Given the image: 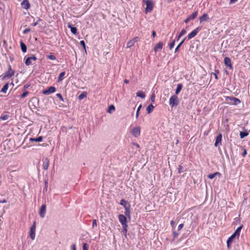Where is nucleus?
Returning a JSON list of instances; mask_svg holds the SVG:
<instances>
[{
    "instance_id": "obj_1",
    "label": "nucleus",
    "mask_w": 250,
    "mask_h": 250,
    "mask_svg": "<svg viewBox=\"0 0 250 250\" xmlns=\"http://www.w3.org/2000/svg\"><path fill=\"white\" fill-rule=\"evenodd\" d=\"M15 71L13 70L10 65L9 66V69L3 76L0 77L2 81L6 79L10 78L14 75Z\"/></svg>"
},
{
    "instance_id": "obj_2",
    "label": "nucleus",
    "mask_w": 250,
    "mask_h": 250,
    "mask_svg": "<svg viewBox=\"0 0 250 250\" xmlns=\"http://www.w3.org/2000/svg\"><path fill=\"white\" fill-rule=\"evenodd\" d=\"M130 133L134 137L138 138L141 134V127L139 126L132 127L130 130Z\"/></svg>"
},
{
    "instance_id": "obj_3",
    "label": "nucleus",
    "mask_w": 250,
    "mask_h": 250,
    "mask_svg": "<svg viewBox=\"0 0 250 250\" xmlns=\"http://www.w3.org/2000/svg\"><path fill=\"white\" fill-rule=\"evenodd\" d=\"M118 219L119 222L122 224L123 228H124L125 229V228H127V217L125 215L119 214L118 216Z\"/></svg>"
},
{
    "instance_id": "obj_4",
    "label": "nucleus",
    "mask_w": 250,
    "mask_h": 250,
    "mask_svg": "<svg viewBox=\"0 0 250 250\" xmlns=\"http://www.w3.org/2000/svg\"><path fill=\"white\" fill-rule=\"evenodd\" d=\"M144 1L145 2L146 6L145 9V12L146 13L150 12L152 10L153 7L152 1L150 0H144Z\"/></svg>"
},
{
    "instance_id": "obj_5",
    "label": "nucleus",
    "mask_w": 250,
    "mask_h": 250,
    "mask_svg": "<svg viewBox=\"0 0 250 250\" xmlns=\"http://www.w3.org/2000/svg\"><path fill=\"white\" fill-rule=\"evenodd\" d=\"M169 105L171 107H173L174 106H177L178 104V99L177 96L173 95L169 99Z\"/></svg>"
},
{
    "instance_id": "obj_6",
    "label": "nucleus",
    "mask_w": 250,
    "mask_h": 250,
    "mask_svg": "<svg viewBox=\"0 0 250 250\" xmlns=\"http://www.w3.org/2000/svg\"><path fill=\"white\" fill-rule=\"evenodd\" d=\"M36 236V223L34 222L30 229V236L32 240H34Z\"/></svg>"
},
{
    "instance_id": "obj_7",
    "label": "nucleus",
    "mask_w": 250,
    "mask_h": 250,
    "mask_svg": "<svg viewBox=\"0 0 250 250\" xmlns=\"http://www.w3.org/2000/svg\"><path fill=\"white\" fill-rule=\"evenodd\" d=\"M37 58L35 56L33 55L31 57H27L25 59V63L26 65H29L32 64L33 62H35L37 60Z\"/></svg>"
},
{
    "instance_id": "obj_8",
    "label": "nucleus",
    "mask_w": 250,
    "mask_h": 250,
    "mask_svg": "<svg viewBox=\"0 0 250 250\" xmlns=\"http://www.w3.org/2000/svg\"><path fill=\"white\" fill-rule=\"evenodd\" d=\"M56 91V88L54 86H50L48 89L44 90L42 91L44 95H49L51 93H54Z\"/></svg>"
},
{
    "instance_id": "obj_9",
    "label": "nucleus",
    "mask_w": 250,
    "mask_h": 250,
    "mask_svg": "<svg viewBox=\"0 0 250 250\" xmlns=\"http://www.w3.org/2000/svg\"><path fill=\"white\" fill-rule=\"evenodd\" d=\"M227 99L230 101V103L232 104L237 105L241 102L239 99L235 97H228Z\"/></svg>"
},
{
    "instance_id": "obj_10",
    "label": "nucleus",
    "mask_w": 250,
    "mask_h": 250,
    "mask_svg": "<svg viewBox=\"0 0 250 250\" xmlns=\"http://www.w3.org/2000/svg\"><path fill=\"white\" fill-rule=\"evenodd\" d=\"M46 205H42L39 211V214L42 218H43L46 214Z\"/></svg>"
},
{
    "instance_id": "obj_11",
    "label": "nucleus",
    "mask_w": 250,
    "mask_h": 250,
    "mask_svg": "<svg viewBox=\"0 0 250 250\" xmlns=\"http://www.w3.org/2000/svg\"><path fill=\"white\" fill-rule=\"evenodd\" d=\"M222 134H219L217 136L215 140V146L216 147L219 146L221 145V141H222Z\"/></svg>"
},
{
    "instance_id": "obj_12",
    "label": "nucleus",
    "mask_w": 250,
    "mask_h": 250,
    "mask_svg": "<svg viewBox=\"0 0 250 250\" xmlns=\"http://www.w3.org/2000/svg\"><path fill=\"white\" fill-rule=\"evenodd\" d=\"M199 31V28H196L188 35V39H191L194 38Z\"/></svg>"
},
{
    "instance_id": "obj_13",
    "label": "nucleus",
    "mask_w": 250,
    "mask_h": 250,
    "mask_svg": "<svg viewBox=\"0 0 250 250\" xmlns=\"http://www.w3.org/2000/svg\"><path fill=\"white\" fill-rule=\"evenodd\" d=\"M197 12L195 11V12L193 13L191 15H190L189 17H188L185 20V22L186 23H188L190 20L194 19L197 17Z\"/></svg>"
},
{
    "instance_id": "obj_14",
    "label": "nucleus",
    "mask_w": 250,
    "mask_h": 250,
    "mask_svg": "<svg viewBox=\"0 0 250 250\" xmlns=\"http://www.w3.org/2000/svg\"><path fill=\"white\" fill-rule=\"evenodd\" d=\"M224 63L225 65L228 66L229 68L231 69L232 68L231 62L230 58L228 57H226L224 59Z\"/></svg>"
},
{
    "instance_id": "obj_15",
    "label": "nucleus",
    "mask_w": 250,
    "mask_h": 250,
    "mask_svg": "<svg viewBox=\"0 0 250 250\" xmlns=\"http://www.w3.org/2000/svg\"><path fill=\"white\" fill-rule=\"evenodd\" d=\"M163 46V43L162 42H159L157 43L154 48V50L155 52H158V51L161 50Z\"/></svg>"
},
{
    "instance_id": "obj_16",
    "label": "nucleus",
    "mask_w": 250,
    "mask_h": 250,
    "mask_svg": "<svg viewBox=\"0 0 250 250\" xmlns=\"http://www.w3.org/2000/svg\"><path fill=\"white\" fill-rule=\"evenodd\" d=\"M209 17L207 14H204L203 15L199 18L200 22L201 23L204 21H207Z\"/></svg>"
},
{
    "instance_id": "obj_17",
    "label": "nucleus",
    "mask_w": 250,
    "mask_h": 250,
    "mask_svg": "<svg viewBox=\"0 0 250 250\" xmlns=\"http://www.w3.org/2000/svg\"><path fill=\"white\" fill-rule=\"evenodd\" d=\"M21 6L23 8L27 9L30 7V4L28 0H25L21 2Z\"/></svg>"
},
{
    "instance_id": "obj_18",
    "label": "nucleus",
    "mask_w": 250,
    "mask_h": 250,
    "mask_svg": "<svg viewBox=\"0 0 250 250\" xmlns=\"http://www.w3.org/2000/svg\"><path fill=\"white\" fill-rule=\"evenodd\" d=\"M136 42V39L134 38L131 40H130L127 43V48H130L132 46L134 45L135 42Z\"/></svg>"
},
{
    "instance_id": "obj_19",
    "label": "nucleus",
    "mask_w": 250,
    "mask_h": 250,
    "mask_svg": "<svg viewBox=\"0 0 250 250\" xmlns=\"http://www.w3.org/2000/svg\"><path fill=\"white\" fill-rule=\"evenodd\" d=\"M243 226H240L239 227H238L236 230L235 231V232L233 233V234L234 235H235V236L236 237H237L238 238L239 235H240V231H241V230Z\"/></svg>"
},
{
    "instance_id": "obj_20",
    "label": "nucleus",
    "mask_w": 250,
    "mask_h": 250,
    "mask_svg": "<svg viewBox=\"0 0 250 250\" xmlns=\"http://www.w3.org/2000/svg\"><path fill=\"white\" fill-rule=\"evenodd\" d=\"M243 226H240L239 227H238L236 230L235 231V232L233 233V234L234 235H235V236L236 237H237L238 238L239 235H240V231H241V230Z\"/></svg>"
},
{
    "instance_id": "obj_21",
    "label": "nucleus",
    "mask_w": 250,
    "mask_h": 250,
    "mask_svg": "<svg viewBox=\"0 0 250 250\" xmlns=\"http://www.w3.org/2000/svg\"><path fill=\"white\" fill-rule=\"evenodd\" d=\"M243 226H240L239 227H238L236 230L235 231V232L233 233V234L234 235H235V236L236 237H237L238 238L239 235H240V231H241V230Z\"/></svg>"
},
{
    "instance_id": "obj_22",
    "label": "nucleus",
    "mask_w": 250,
    "mask_h": 250,
    "mask_svg": "<svg viewBox=\"0 0 250 250\" xmlns=\"http://www.w3.org/2000/svg\"><path fill=\"white\" fill-rule=\"evenodd\" d=\"M49 160L47 159H45L43 163V168L44 169L46 170L48 169L49 167Z\"/></svg>"
},
{
    "instance_id": "obj_23",
    "label": "nucleus",
    "mask_w": 250,
    "mask_h": 250,
    "mask_svg": "<svg viewBox=\"0 0 250 250\" xmlns=\"http://www.w3.org/2000/svg\"><path fill=\"white\" fill-rule=\"evenodd\" d=\"M68 27L70 29L72 34L76 35L77 33V29L76 27H73L71 24H68Z\"/></svg>"
},
{
    "instance_id": "obj_24",
    "label": "nucleus",
    "mask_w": 250,
    "mask_h": 250,
    "mask_svg": "<svg viewBox=\"0 0 250 250\" xmlns=\"http://www.w3.org/2000/svg\"><path fill=\"white\" fill-rule=\"evenodd\" d=\"M136 95L138 97L144 99L146 97L145 93L142 91H139L136 93Z\"/></svg>"
},
{
    "instance_id": "obj_25",
    "label": "nucleus",
    "mask_w": 250,
    "mask_h": 250,
    "mask_svg": "<svg viewBox=\"0 0 250 250\" xmlns=\"http://www.w3.org/2000/svg\"><path fill=\"white\" fill-rule=\"evenodd\" d=\"M20 45L21 47V49L23 52H26L27 50V47L26 45L22 42H20Z\"/></svg>"
},
{
    "instance_id": "obj_26",
    "label": "nucleus",
    "mask_w": 250,
    "mask_h": 250,
    "mask_svg": "<svg viewBox=\"0 0 250 250\" xmlns=\"http://www.w3.org/2000/svg\"><path fill=\"white\" fill-rule=\"evenodd\" d=\"M9 85L8 83H6L1 89V92L3 93H6L8 89Z\"/></svg>"
},
{
    "instance_id": "obj_27",
    "label": "nucleus",
    "mask_w": 250,
    "mask_h": 250,
    "mask_svg": "<svg viewBox=\"0 0 250 250\" xmlns=\"http://www.w3.org/2000/svg\"><path fill=\"white\" fill-rule=\"evenodd\" d=\"M115 110V106L113 105H110L107 110V112L110 114L112 113L113 111H114Z\"/></svg>"
},
{
    "instance_id": "obj_28",
    "label": "nucleus",
    "mask_w": 250,
    "mask_h": 250,
    "mask_svg": "<svg viewBox=\"0 0 250 250\" xmlns=\"http://www.w3.org/2000/svg\"><path fill=\"white\" fill-rule=\"evenodd\" d=\"M182 84L181 83H179L177 85V88H176V91H175V94H178L181 91L182 88Z\"/></svg>"
},
{
    "instance_id": "obj_29",
    "label": "nucleus",
    "mask_w": 250,
    "mask_h": 250,
    "mask_svg": "<svg viewBox=\"0 0 250 250\" xmlns=\"http://www.w3.org/2000/svg\"><path fill=\"white\" fill-rule=\"evenodd\" d=\"M65 74V73L64 71L62 72V73H61L60 74V75H59L58 78V81L59 82H61L63 80V77H64Z\"/></svg>"
},
{
    "instance_id": "obj_30",
    "label": "nucleus",
    "mask_w": 250,
    "mask_h": 250,
    "mask_svg": "<svg viewBox=\"0 0 250 250\" xmlns=\"http://www.w3.org/2000/svg\"><path fill=\"white\" fill-rule=\"evenodd\" d=\"M154 106L152 104L148 105L146 108L148 113H150L154 109Z\"/></svg>"
},
{
    "instance_id": "obj_31",
    "label": "nucleus",
    "mask_w": 250,
    "mask_h": 250,
    "mask_svg": "<svg viewBox=\"0 0 250 250\" xmlns=\"http://www.w3.org/2000/svg\"><path fill=\"white\" fill-rule=\"evenodd\" d=\"M30 140L31 141L40 142L42 141V137L40 136L37 138H30Z\"/></svg>"
},
{
    "instance_id": "obj_32",
    "label": "nucleus",
    "mask_w": 250,
    "mask_h": 250,
    "mask_svg": "<svg viewBox=\"0 0 250 250\" xmlns=\"http://www.w3.org/2000/svg\"><path fill=\"white\" fill-rule=\"evenodd\" d=\"M186 39V37L184 38V39L180 42V43L178 45V46L176 47L175 50V52H177L178 51L179 48L180 46L183 44L184 42H185V40Z\"/></svg>"
},
{
    "instance_id": "obj_33",
    "label": "nucleus",
    "mask_w": 250,
    "mask_h": 250,
    "mask_svg": "<svg viewBox=\"0 0 250 250\" xmlns=\"http://www.w3.org/2000/svg\"><path fill=\"white\" fill-rule=\"evenodd\" d=\"M125 213L126 217H128L130 218V210L128 207H125Z\"/></svg>"
},
{
    "instance_id": "obj_34",
    "label": "nucleus",
    "mask_w": 250,
    "mask_h": 250,
    "mask_svg": "<svg viewBox=\"0 0 250 250\" xmlns=\"http://www.w3.org/2000/svg\"><path fill=\"white\" fill-rule=\"evenodd\" d=\"M220 173L216 172L213 174H211L208 175V177L210 179H212L213 178H214L215 177V176H216L217 175H220Z\"/></svg>"
},
{
    "instance_id": "obj_35",
    "label": "nucleus",
    "mask_w": 250,
    "mask_h": 250,
    "mask_svg": "<svg viewBox=\"0 0 250 250\" xmlns=\"http://www.w3.org/2000/svg\"><path fill=\"white\" fill-rule=\"evenodd\" d=\"M249 135V133L246 132H240V136L241 139L244 138V137L247 136Z\"/></svg>"
},
{
    "instance_id": "obj_36",
    "label": "nucleus",
    "mask_w": 250,
    "mask_h": 250,
    "mask_svg": "<svg viewBox=\"0 0 250 250\" xmlns=\"http://www.w3.org/2000/svg\"><path fill=\"white\" fill-rule=\"evenodd\" d=\"M127 202L126 201H125V200L122 199L121 200L120 205H121L122 206H123L125 208V207H128L127 206Z\"/></svg>"
},
{
    "instance_id": "obj_37",
    "label": "nucleus",
    "mask_w": 250,
    "mask_h": 250,
    "mask_svg": "<svg viewBox=\"0 0 250 250\" xmlns=\"http://www.w3.org/2000/svg\"><path fill=\"white\" fill-rule=\"evenodd\" d=\"M141 107H142V105H141V104H140V105L138 106V108H137V111H136V118H138V117H139V112H140V109H141Z\"/></svg>"
},
{
    "instance_id": "obj_38",
    "label": "nucleus",
    "mask_w": 250,
    "mask_h": 250,
    "mask_svg": "<svg viewBox=\"0 0 250 250\" xmlns=\"http://www.w3.org/2000/svg\"><path fill=\"white\" fill-rule=\"evenodd\" d=\"M186 33V30L185 29L182 30L180 33L178 35V38H180L182 36L185 35Z\"/></svg>"
},
{
    "instance_id": "obj_39",
    "label": "nucleus",
    "mask_w": 250,
    "mask_h": 250,
    "mask_svg": "<svg viewBox=\"0 0 250 250\" xmlns=\"http://www.w3.org/2000/svg\"><path fill=\"white\" fill-rule=\"evenodd\" d=\"M217 73H219V70H215V73H212L211 74V75H213L215 77V78L217 80L218 79V77L217 76Z\"/></svg>"
},
{
    "instance_id": "obj_40",
    "label": "nucleus",
    "mask_w": 250,
    "mask_h": 250,
    "mask_svg": "<svg viewBox=\"0 0 250 250\" xmlns=\"http://www.w3.org/2000/svg\"><path fill=\"white\" fill-rule=\"evenodd\" d=\"M47 58L51 60H55L56 59V57L53 55H48Z\"/></svg>"
},
{
    "instance_id": "obj_41",
    "label": "nucleus",
    "mask_w": 250,
    "mask_h": 250,
    "mask_svg": "<svg viewBox=\"0 0 250 250\" xmlns=\"http://www.w3.org/2000/svg\"><path fill=\"white\" fill-rule=\"evenodd\" d=\"M236 237L235 236V235H234L233 234L231 235V236L229 238V239H228L229 240V243L230 242H232L233 241V240Z\"/></svg>"
},
{
    "instance_id": "obj_42",
    "label": "nucleus",
    "mask_w": 250,
    "mask_h": 250,
    "mask_svg": "<svg viewBox=\"0 0 250 250\" xmlns=\"http://www.w3.org/2000/svg\"><path fill=\"white\" fill-rule=\"evenodd\" d=\"M86 96V94H84V93H82L81 94H80L79 97H78V99L80 100L83 99Z\"/></svg>"
},
{
    "instance_id": "obj_43",
    "label": "nucleus",
    "mask_w": 250,
    "mask_h": 250,
    "mask_svg": "<svg viewBox=\"0 0 250 250\" xmlns=\"http://www.w3.org/2000/svg\"><path fill=\"white\" fill-rule=\"evenodd\" d=\"M83 250H88V246L86 243H84L83 247Z\"/></svg>"
},
{
    "instance_id": "obj_44",
    "label": "nucleus",
    "mask_w": 250,
    "mask_h": 250,
    "mask_svg": "<svg viewBox=\"0 0 250 250\" xmlns=\"http://www.w3.org/2000/svg\"><path fill=\"white\" fill-rule=\"evenodd\" d=\"M28 91H25L21 95V98H23L25 97L28 95Z\"/></svg>"
},
{
    "instance_id": "obj_45",
    "label": "nucleus",
    "mask_w": 250,
    "mask_h": 250,
    "mask_svg": "<svg viewBox=\"0 0 250 250\" xmlns=\"http://www.w3.org/2000/svg\"><path fill=\"white\" fill-rule=\"evenodd\" d=\"M8 118V116L7 115H5L0 117V119L2 120H6Z\"/></svg>"
},
{
    "instance_id": "obj_46",
    "label": "nucleus",
    "mask_w": 250,
    "mask_h": 250,
    "mask_svg": "<svg viewBox=\"0 0 250 250\" xmlns=\"http://www.w3.org/2000/svg\"><path fill=\"white\" fill-rule=\"evenodd\" d=\"M174 45H175V41H173L169 45L170 49H171L174 46Z\"/></svg>"
},
{
    "instance_id": "obj_47",
    "label": "nucleus",
    "mask_w": 250,
    "mask_h": 250,
    "mask_svg": "<svg viewBox=\"0 0 250 250\" xmlns=\"http://www.w3.org/2000/svg\"><path fill=\"white\" fill-rule=\"evenodd\" d=\"M97 226V220H94L92 223V228H94L95 227Z\"/></svg>"
},
{
    "instance_id": "obj_48",
    "label": "nucleus",
    "mask_w": 250,
    "mask_h": 250,
    "mask_svg": "<svg viewBox=\"0 0 250 250\" xmlns=\"http://www.w3.org/2000/svg\"><path fill=\"white\" fill-rule=\"evenodd\" d=\"M80 44L82 45L83 47V48L85 49V44L83 41H80Z\"/></svg>"
},
{
    "instance_id": "obj_49",
    "label": "nucleus",
    "mask_w": 250,
    "mask_h": 250,
    "mask_svg": "<svg viewBox=\"0 0 250 250\" xmlns=\"http://www.w3.org/2000/svg\"><path fill=\"white\" fill-rule=\"evenodd\" d=\"M183 171V167L179 166L178 167V173H181Z\"/></svg>"
},
{
    "instance_id": "obj_50",
    "label": "nucleus",
    "mask_w": 250,
    "mask_h": 250,
    "mask_svg": "<svg viewBox=\"0 0 250 250\" xmlns=\"http://www.w3.org/2000/svg\"><path fill=\"white\" fill-rule=\"evenodd\" d=\"M127 228H125V229L124 228H123V232L124 233V234L126 235V233H127Z\"/></svg>"
},
{
    "instance_id": "obj_51",
    "label": "nucleus",
    "mask_w": 250,
    "mask_h": 250,
    "mask_svg": "<svg viewBox=\"0 0 250 250\" xmlns=\"http://www.w3.org/2000/svg\"><path fill=\"white\" fill-rule=\"evenodd\" d=\"M30 31V28H26L24 30H23V33L24 34H27Z\"/></svg>"
},
{
    "instance_id": "obj_52",
    "label": "nucleus",
    "mask_w": 250,
    "mask_h": 250,
    "mask_svg": "<svg viewBox=\"0 0 250 250\" xmlns=\"http://www.w3.org/2000/svg\"><path fill=\"white\" fill-rule=\"evenodd\" d=\"M42 20L41 19H39L36 22H34L33 23V26H36L38 25L39 21H41Z\"/></svg>"
},
{
    "instance_id": "obj_53",
    "label": "nucleus",
    "mask_w": 250,
    "mask_h": 250,
    "mask_svg": "<svg viewBox=\"0 0 250 250\" xmlns=\"http://www.w3.org/2000/svg\"><path fill=\"white\" fill-rule=\"evenodd\" d=\"M57 96L58 97H59L60 98V99L62 101H63V98L62 97V95L61 94H57Z\"/></svg>"
},
{
    "instance_id": "obj_54",
    "label": "nucleus",
    "mask_w": 250,
    "mask_h": 250,
    "mask_svg": "<svg viewBox=\"0 0 250 250\" xmlns=\"http://www.w3.org/2000/svg\"><path fill=\"white\" fill-rule=\"evenodd\" d=\"M183 226H184V224H180L178 226V230H180V229H181L183 228Z\"/></svg>"
},
{
    "instance_id": "obj_55",
    "label": "nucleus",
    "mask_w": 250,
    "mask_h": 250,
    "mask_svg": "<svg viewBox=\"0 0 250 250\" xmlns=\"http://www.w3.org/2000/svg\"><path fill=\"white\" fill-rule=\"evenodd\" d=\"M237 1V0H230L229 4L235 3Z\"/></svg>"
},
{
    "instance_id": "obj_56",
    "label": "nucleus",
    "mask_w": 250,
    "mask_h": 250,
    "mask_svg": "<svg viewBox=\"0 0 250 250\" xmlns=\"http://www.w3.org/2000/svg\"><path fill=\"white\" fill-rule=\"evenodd\" d=\"M151 100L152 102H154L155 100V95L154 94H152L151 97Z\"/></svg>"
},
{
    "instance_id": "obj_57",
    "label": "nucleus",
    "mask_w": 250,
    "mask_h": 250,
    "mask_svg": "<svg viewBox=\"0 0 250 250\" xmlns=\"http://www.w3.org/2000/svg\"><path fill=\"white\" fill-rule=\"evenodd\" d=\"M71 249L72 250H76V246L75 244H73L71 246Z\"/></svg>"
},
{
    "instance_id": "obj_58",
    "label": "nucleus",
    "mask_w": 250,
    "mask_h": 250,
    "mask_svg": "<svg viewBox=\"0 0 250 250\" xmlns=\"http://www.w3.org/2000/svg\"><path fill=\"white\" fill-rule=\"evenodd\" d=\"M231 243H232V242H230L229 243V240H227V246H228V248H229L230 247V244Z\"/></svg>"
},
{
    "instance_id": "obj_59",
    "label": "nucleus",
    "mask_w": 250,
    "mask_h": 250,
    "mask_svg": "<svg viewBox=\"0 0 250 250\" xmlns=\"http://www.w3.org/2000/svg\"><path fill=\"white\" fill-rule=\"evenodd\" d=\"M152 34L153 37H155V36H156V32H155V31H153L152 33Z\"/></svg>"
},
{
    "instance_id": "obj_60",
    "label": "nucleus",
    "mask_w": 250,
    "mask_h": 250,
    "mask_svg": "<svg viewBox=\"0 0 250 250\" xmlns=\"http://www.w3.org/2000/svg\"><path fill=\"white\" fill-rule=\"evenodd\" d=\"M170 224L173 227L174 226V222L173 220H172L171 222H170Z\"/></svg>"
},
{
    "instance_id": "obj_61",
    "label": "nucleus",
    "mask_w": 250,
    "mask_h": 250,
    "mask_svg": "<svg viewBox=\"0 0 250 250\" xmlns=\"http://www.w3.org/2000/svg\"><path fill=\"white\" fill-rule=\"evenodd\" d=\"M218 4L219 5H223V2H222V1L218 2Z\"/></svg>"
},
{
    "instance_id": "obj_62",
    "label": "nucleus",
    "mask_w": 250,
    "mask_h": 250,
    "mask_svg": "<svg viewBox=\"0 0 250 250\" xmlns=\"http://www.w3.org/2000/svg\"><path fill=\"white\" fill-rule=\"evenodd\" d=\"M124 82L125 83H129V81L127 80H125Z\"/></svg>"
},
{
    "instance_id": "obj_63",
    "label": "nucleus",
    "mask_w": 250,
    "mask_h": 250,
    "mask_svg": "<svg viewBox=\"0 0 250 250\" xmlns=\"http://www.w3.org/2000/svg\"><path fill=\"white\" fill-rule=\"evenodd\" d=\"M246 154H247L246 150H245L243 155V156H244V155H245Z\"/></svg>"
},
{
    "instance_id": "obj_64",
    "label": "nucleus",
    "mask_w": 250,
    "mask_h": 250,
    "mask_svg": "<svg viewBox=\"0 0 250 250\" xmlns=\"http://www.w3.org/2000/svg\"><path fill=\"white\" fill-rule=\"evenodd\" d=\"M134 145H135V146H136V147H139V145H138V144H134Z\"/></svg>"
}]
</instances>
